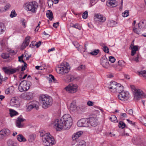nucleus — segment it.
Instances as JSON below:
<instances>
[{
	"instance_id": "nucleus-1",
	"label": "nucleus",
	"mask_w": 146,
	"mask_h": 146,
	"mask_svg": "<svg viewBox=\"0 0 146 146\" xmlns=\"http://www.w3.org/2000/svg\"><path fill=\"white\" fill-rule=\"evenodd\" d=\"M72 125V119L71 116L69 114L64 115L59 120L55 119L52 123V126L56 128L57 131H60L62 129H69Z\"/></svg>"
},
{
	"instance_id": "nucleus-2",
	"label": "nucleus",
	"mask_w": 146,
	"mask_h": 146,
	"mask_svg": "<svg viewBox=\"0 0 146 146\" xmlns=\"http://www.w3.org/2000/svg\"><path fill=\"white\" fill-rule=\"evenodd\" d=\"M40 135L42 137V141L44 145L52 146L55 143L54 139L49 133H46L43 134L42 132L41 133Z\"/></svg>"
},
{
	"instance_id": "nucleus-3",
	"label": "nucleus",
	"mask_w": 146,
	"mask_h": 146,
	"mask_svg": "<svg viewBox=\"0 0 146 146\" xmlns=\"http://www.w3.org/2000/svg\"><path fill=\"white\" fill-rule=\"evenodd\" d=\"M38 6V3L34 1L27 2L24 4L25 9L33 13H36Z\"/></svg>"
},
{
	"instance_id": "nucleus-4",
	"label": "nucleus",
	"mask_w": 146,
	"mask_h": 146,
	"mask_svg": "<svg viewBox=\"0 0 146 146\" xmlns=\"http://www.w3.org/2000/svg\"><path fill=\"white\" fill-rule=\"evenodd\" d=\"M40 99L41 101L42 107L46 109L50 107L52 103V100L51 98L46 95L40 96Z\"/></svg>"
},
{
	"instance_id": "nucleus-5",
	"label": "nucleus",
	"mask_w": 146,
	"mask_h": 146,
	"mask_svg": "<svg viewBox=\"0 0 146 146\" xmlns=\"http://www.w3.org/2000/svg\"><path fill=\"white\" fill-rule=\"evenodd\" d=\"M70 69V66L69 64L66 62L62 63L60 65V66L58 67L56 70L59 74H64L67 73Z\"/></svg>"
},
{
	"instance_id": "nucleus-6",
	"label": "nucleus",
	"mask_w": 146,
	"mask_h": 146,
	"mask_svg": "<svg viewBox=\"0 0 146 146\" xmlns=\"http://www.w3.org/2000/svg\"><path fill=\"white\" fill-rule=\"evenodd\" d=\"M31 85V83L30 82L24 80L22 81L20 84L18 88L19 91L21 92L26 91L29 88Z\"/></svg>"
},
{
	"instance_id": "nucleus-7",
	"label": "nucleus",
	"mask_w": 146,
	"mask_h": 146,
	"mask_svg": "<svg viewBox=\"0 0 146 146\" xmlns=\"http://www.w3.org/2000/svg\"><path fill=\"white\" fill-rule=\"evenodd\" d=\"M78 86L77 85L71 84L66 87L64 89L69 93H74L77 90Z\"/></svg>"
},
{
	"instance_id": "nucleus-8",
	"label": "nucleus",
	"mask_w": 146,
	"mask_h": 146,
	"mask_svg": "<svg viewBox=\"0 0 146 146\" xmlns=\"http://www.w3.org/2000/svg\"><path fill=\"white\" fill-rule=\"evenodd\" d=\"M134 90L135 92V98L137 100H139L140 98H146V94L144 93L142 90L140 89H135Z\"/></svg>"
},
{
	"instance_id": "nucleus-9",
	"label": "nucleus",
	"mask_w": 146,
	"mask_h": 146,
	"mask_svg": "<svg viewBox=\"0 0 146 146\" xmlns=\"http://www.w3.org/2000/svg\"><path fill=\"white\" fill-rule=\"evenodd\" d=\"M89 124L88 118L82 119L78 121L77 123L78 126L79 127H90Z\"/></svg>"
},
{
	"instance_id": "nucleus-10",
	"label": "nucleus",
	"mask_w": 146,
	"mask_h": 146,
	"mask_svg": "<svg viewBox=\"0 0 146 146\" xmlns=\"http://www.w3.org/2000/svg\"><path fill=\"white\" fill-rule=\"evenodd\" d=\"M39 103L36 101H33L30 104L27 105V111H30L33 108L38 110V108Z\"/></svg>"
},
{
	"instance_id": "nucleus-11",
	"label": "nucleus",
	"mask_w": 146,
	"mask_h": 146,
	"mask_svg": "<svg viewBox=\"0 0 146 146\" xmlns=\"http://www.w3.org/2000/svg\"><path fill=\"white\" fill-rule=\"evenodd\" d=\"M3 70L5 74H11L15 73L19 71V69L17 68H11L7 67H3Z\"/></svg>"
},
{
	"instance_id": "nucleus-12",
	"label": "nucleus",
	"mask_w": 146,
	"mask_h": 146,
	"mask_svg": "<svg viewBox=\"0 0 146 146\" xmlns=\"http://www.w3.org/2000/svg\"><path fill=\"white\" fill-rule=\"evenodd\" d=\"M118 97L120 100L123 101H127L129 99L128 94L124 91L118 94Z\"/></svg>"
},
{
	"instance_id": "nucleus-13",
	"label": "nucleus",
	"mask_w": 146,
	"mask_h": 146,
	"mask_svg": "<svg viewBox=\"0 0 146 146\" xmlns=\"http://www.w3.org/2000/svg\"><path fill=\"white\" fill-rule=\"evenodd\" d=\"M90 127H95L98 124V119L96 117H91L88 118Z\"/></svg>"
},
{
	"instance_id": "nucleus-14",
	"label": "nucleus",
	"mask_w": 146,
	"mask_h": 146,
	"mask_svg": "<svg viewBox=\"0 0 146 146\" xmlns=\"http://www.w3.org/2000/svg\"><path fill=\"white\" fill-rule=\"evenodd\" d=\"M101 64L104 68H108L109 66V63L106 56H104L101 59Z\"/></svg>"
},
{
	"instance_id": "nucleus-15",
	"label": "nucleus",
	"mask_w": 146,
	"mask_h": 146,
	"mask_svg": "<svg viewBox=\"0 0 146 146\" xmlns=\"http://www.w3.org/2000/svg\"><path fill=\"white\" fill-rule=\"evenodd\" d=\"M30 38V37L29 36H28L26 37L25 41L23 42L21 45V48L22 50H23L28 45Z\"/></svg>"
},
{
	"instance_id": "nucleus-16",
	"label": "nucleus",
	"mask_w": 146,
	"mask_h": 146,
	"mask_svg": "<svg viewBox=\"0 0 146 146\" xmlns=\"http://www.w3.org/2000/svg\"><path fill=\"white\" fill-rule=\"evenodd\" d=\"M25 119L23 118L18 117L16 121V126L19 128H22L24 126L23 124L21 123L22 122L25 121Z\"/></svg>"
},
{
	"instance_id": "nucleus-17",
	"label": "nucleus",
	"mask_w": 146,
	"mask_h": 146,
	"mask_svg": "<svg viewBox=\"0 0 146 146\" xmlns=\"http://www.w3.org/2000/svg\"><path fill=\"white\" fill-rule=\"evenodd\" d=\"M10 133V132L9 129H4L0 131V136L3 137L4 136L9 135Z\"/></svg>"
},
{
	"instance_id": "nucleus-18",
	"label": "nucleus",
	"mask_w": 146,
	"mask_h": 146,
	"mask_svg": "<svg viewBox=\"0 0 146 146\" xmlns=\"http://www.w3.org/2000/svg\"><path fill=\"white\" fill-rule=\"evenodd\" d=\"M118 84L115 82H113L111 83L110 85L109 86V88L110 89H111V92H115V90L117 87Z\"/></svg>"
},
{
	"instance_id": "nucleus-19",
	"label": "nucleus",
	"mask_w": 146,
	"mask_h": 146,
	"mask_svg": "<svg viewBox=\"0 0 146 146\" xmlns=\"http://www.w3.org/2000/svg\"><path fill=\"white\" fill-rule=\"evenodd\" d=\"M117 4L115 1L110 0L107 2L106 5L109 7H115L117 6Z\"/></svg>"
},
{
	"instance_id": "nucleus-20",
	"label": "nucleus",
	"mask_w": 146,
	"mask_h": 146,
	"mask_svg": "<svg viewBox=\"0 0 146 146\" xmlns=\"http://www.w3.org/2000/svg\"><path fill=\"white\" fill-rule=\"evenodd\" d=\"M76 106L74 103L72 102L70 104L69 109L70 112H73L76 110Z\"/></svg>"
},
{
	"instance_id": "nucleus-21",
	"label": "nucleus",
	"mask_w": 146,
	"mask_h": 146,
	"mask_svg": "<svg viewBox=\"0 0 146 146\" xmlns=\"http://www.w3.org/2000/svg\"><path fill=\"white\" fill-rule=\"evenodd\" d=\"M115 90V92H117L119 94L121 92L124 91L123 87L120 84H118Z\"/></svg>"
},
{
	"instance_id": "nucleus-22",
	"label": "nucleus",
	"mask_w": 146,
	"mask_h": 146,
	"mask_svg": "<svg viewBox=\"0 0 146 146\" xmlns=\"http://www.w3.org/2000/svg\"><path fill=\"white\" fill-rule=\"evenodd\" d=\"M131 48V55L133 56L136 54V51L138 50V46H133Z\"/></svg>"
},
{
	"instance_id": "nucleus-23",
	"label": "nucleus",
	"mask_w": 146,
	"mask_h": 146,
	"mask_svg": "<svg viewBox=\"0 0 146 146\" xmlns=\"http://www.w3.org/2000/svg\"><path fill=\"white\" fill-rule=\"evenodd\" d=\"M81 135V132L79 131L77 132L76 133L74 134L72 136V139L73 141L76 140L77 141V139Z\"/></svg>"
},
{
	"instance_id": "nucleus-24",
	"label": "nucleus",
	"mask_w": 146,
	"mask_h": 146,
	"mask_svg": "<svg viewBox=\"0 0 146 146\" xmlns=\"http://www.w3.org/2000/svg\"><path fill=\"white\" fill-rule=\"evenodd\" d=\"M118 64L117 66L116 69H118V67L120 66L121 68H118V70H121L122 69V67L125 66V62L122 60H119L118 62Z\"/></svg>"
},
{
	"instance_id": "nucleus-25",
	"label": "nucleus",
	"mask_w": 146,
	"mask_h": 146,
	"mask_svg": "<svg viewBox=\"0 0 146 146\" xmlns=\"http://www.w3.org/2000/svg\"><path fill=\"white\" fill-rule=\"evenodd\" d=\"M18 102V101L15 98H12L10 104L12 106H15V105H17V107H19V105L18 104H15L16 103Z\"/></svg>"
},
{
	"instance_id": "nucleus-26",
	"label": "nucleus",
	"mask_w": 146,
	"mask_h": 146,
	"mask_svg": "<svg viewBox=\"0 0 146 146\" xmlns=\"http://www.w3.org/2000/svg\"><path fill=\"white\" fill-rule=\"evenodd\" d=\"M18 140L20 142H25L26 141V139L21 134H20L17 136Z\"/></svg>"
},
{
	"instance_id": "nucleus-27",
	"label": "nucleus",
	"mask_w": 146,
	"mask_h": 146,
	"mask_svg": "<svg viewBox=\"0 0 146 146\" xmlns=\"http://www.w3.org/2000/svg\"><path fill=\"white\" fill-rule=\"evenodd\" d=\"M46 16L50 20H52L53 18V16L52 11L50 10L48 11V12L46 13Z\"/></svg>"
},
{
	"instance_id": "nucleus-28",
	"label": "nucleus",
	"mask_w": 146,
	"mask_h": 146,
	"mask_svg": "<svg viewBox=\"0 0 146 146\" xmlns=\"http://www.w3.org/2000/svg\"><path fill=\"white\" fill-rule=\"evenodd\" d=\"M8 146H18L17 144L13 141L12 140H9L8 141Z\"/></svg>"
},
{
	"instance_id": "nucleus-29",
	"label": "nucleus",
	"mask_w": 146,
	"mask_h": 146,
	"mask_svg": "<svg viewBox=\"0 0 146 146\" xmlns=\"http://www.w3.org/2000/svg\"><path fill=\"white\" fill-rule=\"evenodd\" d=\"M116 24V23L115 21L113 20H111L108 21V25L109 27H114Z\"/></svg>"
},
{
	"instance_id": "nucleus-30",
	"label": "nucleus",
	"mask_w": 146,
	"mask_h": 146,
	"mask_svg": "<svg viewBox=\"0 0 146 146\" xmlns=\"http://www.w3.org/2000/svg\"><path fill=\"white\" fill-rule=\"evenodd\" d=\"M75 79L74 76L72 75H69L67 76V79L69 82L73 81Z\"/></svg>"
},
{
	"instance_id": "nucleus-31",
	"label": "nucleus",
	"mask_w": 146,
	"mask_h": 146,
	"mask_svg": "<svg viewBox=\"0 0 146 146\" xmlns=\"http://www.w3.org/2000/svg\"><path fill=\"white\" fill-rule=\"evenodd\" d=\"M33 98V93L32 92H27V96L26 100H30Z\"/></svg>"
},
{
	"instance_id": "nucleus-32",
	"label": "nucleus",
	"mask_w": 146,
	"mask_h": 146,
	"mask_svg": "<svg viewBox=\"0 0 146 146\" xmlns=\"http://www.w3.org/2000/svg\"><path fill=\"white\" fill-rule=\"evenodd\" d=\"M9 111L10 115L11 117L16 115L18 114V113L17 111L11 109L9 110Z\"/></svg>"
},
{
	"instance_id": "nucleus-33",
	"label": "nucleus",
	"mask_w": 146,
	"mask_h": 146,
	"mask_svg": "<svg viewBox=\"0 0 146 146\" xmlns=\"http://www.w3.org/2000/svg\"><path fill=\"white\" fill-rule=\"evenodd\" d=\"M5 30L4 25L2 23H0V34H1Z\"/></svg>"
},
{
	"instance_id": "nucleus-34",
	"label": "nucleus",
	"mask_w": 146,
	"mask_h": 146,
	"mask_svg": "<svg viewBox=\"0 0 146 146\" xmlns=\"http://www.w3.org/2000/svg\"><path fill=\"white\" fill-rule=\"evenodd\" d=\"M79 24L78 23L74 25L72 23H71L70 25V27H73L76 29H77L79 30H81V28H79Z\"/></svg>"
},
{
	"instance_id": "nucleus-35",
	"label": "nucleus",
	"mask_w": 146,
	"mask_h": 146,
	"mask_svg": "<svg viewBox=\"0 0 146 146\" xmlns=\"http://www.w3.org/2000/svg\"><path fill=\"white\" fill-rule=\"evenodd\" d=\"M118 126L119 128L123 129L125 127V124L123 121H120L119 123Z\"/></svg>"
},
{
	"instance_id": "nucleus-36",
	"label": "nucleus",
	"mask_w": 146,
	"mask_h": 146,
	"mask_svg": "<svg viewBox=\"0 0 146 146\" xmlns=\"http://www.w3.org/2000/svg\"><path fill=\"white\" fill-rule=\"evenodd\" d=\"M1 55V57L4 59H7L9 57V53H3Z\"/></svg>"
},
{
	"instance_id": "nucleus-37",
	"label": "nucleus",
	"mask_w": 146,
	"mask_h": 146,
	"mask_svg": "<svg viewBox=\"0 0 146 146\" xmlns=\"http://www.w3.org/2000/svg\"><path fill=\"white\" fill-rule=\"evenodd\" d=\"M35 137L36 135L34 134L30 135L29 136V140L30 142H32L33 141L35 140Z\"/></svg>"
},
{
	"instance_id": "nucleus-38",
	"label": "nucleus",
	"mask_w": 146,
	"mask_h": 146,
	"mask_svg": "<svg viewBox=\"0 0 146 146\" xmlns=\"http://www.w3.org/2000/svg\"><path fill=\"white\" fill-rule=\"evenodd\" d=\"M139 75H142L143 76L146 77V70H142L139 72Z\"/></svg>"
},
{
	"instance_id": "nucleus-39",
	"label": "nucleus",
	"mask_w": 146,
	"mask_h": 146,
	"mask_svg": "<svg viewBox=\"0 0 146 146\" xmlns=\"http://www.w3.org/2000/svg\"><path fill=\"white\" fill-rule=\"evenodd\" d=\"M17 15V14L16 13L15 10H13L11 13L10 15V16L11 17L13 18L16 17Z\"/></svg>"
},
{
	"instance_id": "nucleus-40",
	"label": "nucleus",
	"mask_w": 146,
	"mask_h": 146,
	"mask_svg": "<svg viewBox=\"0 0 146 146\" xmlns=\"http://www.w3.org/2000/svg\"><path fill=\"white\" fill-rule=\"evenodd\" d=\"M78 146H86V142L84 141H82L80 142Z\"/></svg>"
},
{
	"instance_id": "nucleus-41",
	"label": "nucleus",
	"mask_w": 146,
	"mask_h": 146,
	"mask_svg": "<svg viewBox=\"0 0 146 146\" xmlns=\"http://www.w3.org/2000/svg\"><path fill=\"white\" fill-rule=\"evenodd\" d=\"M99 50L98 49L95 50L93 51L90 53V54L92 55H96L99 52Z\"/></svg>"
},
{
	"instance_id": "nucleus-42",
	"label": "nucleus",
	"mask_w": 146,
	"mask_h": 146,
	"mask_svg": "<svg viewBox=\"0 0 146 146\" xmlns=\"http://www.w3.org/2000/svg\"><path fill=\"white\" fill-rule=\"evenodd\" d=\"M123 17H127L129 15L128 10H126L122 14Z\"/></svg>"
},
{
	"instance_id": "nucleus-43",
	"label": "nucleus",
	"mask_w": 146,
	"mask_h": 146,
	"mask_svg": "<svg viewBox=\"0 0 146 146\" xmlns=\"http://www.w3.org/2000/svg\"><path fill=\"white\" fill-rule=\"evenodd\" d=\"M110 119L112 122H114L116 121L117 119V117L113 115L111 117H110Z\"/></svg>"
},
{
	"instance_id": "nucleus-44",
	"label": "nucleus",
	"mask_w": 146,
	"mask_h": 146,
	"mask_svg": "<svg viewBox=\"0 0 146 146\" xmlns=\"http://www.w3.org/2000/svg\"><path fill=\"white\" fill-rule=\"evenodd\" d=\"M85 69V66L84 65H82L78 67L77 69L79 70H84Z\"/></svg>"
},
{
	"instance_id": "nucleus-45",
	"label": "nucleus",
	"mask_w": 146,
	"mask_h": 146,
	"mask_svg": "<svg viewBox=\"0 0 146 146\" xmlns=\"http://www.w3.org/2000/svg\"><path fill=\"white\" fill-rule=\"evenodd\" d=\"M88 12L87 11H85L83 14L82 17L83 19H86L88 17Z\"/></svg>"
},
{
	"instance_id": "nucleus-46",
	"label": "nucleus",
	"mask_w": 146,
	"mask_h": 146,
	"mask_svg": "<svg viewBox=\"0 0 146 146\" xmlns=\"http://www.w3.org/2000/svg\"><path fill=\"white\" fill-rule=\"evenodd\" d=\"M109 60L111 62L113 63L115 62V59L113 57L110 56L109 57Z\"/></svg>"
},
{
	"instance_id": "nucleus-47",
	"label": "nucleus",
	"mask_w": 146,
	"mask_h": 146,
	"mask_svg": "<svg viewBox=\"0 0 146 146\" xmlns=\"http://www.w3.org/2000/svg\"><path fill=\"white\" fill-rule=\"evenodd\" d=\"M27 92L26 93H24L22 94L21 95V98L24 99L25 100H26V98H27Z\"/></svg>"
},
{
	"instance_id": "nucleus-48",
	"label": "nucleus",
	"mask_w": 146,
	"mask_h": 146,
	"mask_svg": "<svg viewBox=\"0 0 146 146\" xmlns=\"http://www.w3.org/2000/svg\"><path fill=\"white\" fill-rule=\"evenodd\" d=\"M103 50L106 53H108L109 52V49L108 47L106 46H103Z\"/></svg>"
},
{
	"instance_id": "nucleus-49",
	"label": "nucleus",
	"mask_w": 146,
	"mask_h": 146,
	"mask_svg": "<svg viewBox=\"0 0 146 146\" xmlns=\"http://www.w3.org/2000/svg\"><path fill=\"white\" fill-rule=\"evenodd\" d=\"M73 44L75 47L78 48V50H79L78 48L80 46L79 43L77 42H73Z\"/></svg>"
},
{
	"instance_id": "nucleus-50",
	"label": "nucleus",
	"mask_w": 146,
	"mask_h": 146,
	"mask_svg": "<svg viewBox=\"0 0 146 146\" xmlns=\"http://www.w3.org/2000/svg\"><path fill=\"white\" fill-rule=\"evenodd\" d=\"M87 105L89 106H92L94 105V102L91 101H88L87 102Z\"/></svg>"
},
{
	"instance_id": "nucleus-51",
	"label": "nucleus",
	"mask_w": 146,
	"mask_h": 146,
	"mask_svg": "<svg viewBox=\"0 0 146 146\" xmlns=\"http://www.w3.org/2000/svg\"><path fill=\"white\" fill-rule=\"evenodd\" d=\"M95 19H97L98 21H99V20L101 19V17H102V15H99L98 14H96L95 16Z\"/></svg>"
},
{
	"instance_id": "nucleus-52",
	"label": "nucleus",
	"mask_w": 146,
	"mask_h": 146,
	"mask_svg": "<svg viewBox=\"0 0 146 146\" xmlns=\"http://www.w3.org/2000/svg\"><path fill=\"white\" fill-rule=\"evenodd\" d=\"M50 78H49V81H50L51 80V81H52V80L54 81L56 79L54 77V76L51 74H50L49 75Z\"/></svg>"
},
{
	"instance_id": "nucleus-53",
	"label": "nucleus",
	"mask_w": 146,
	"mask_h": 146,
	"mask_svg": "<svg viewBox=\"0 0 146 146\" xmlns=\"http://www.w3.org/2000/svg\"><path fill=\"white\" fill-rule=\"evenodd\" d=\"M11 5H10L9 3L7 4L5 6L4 9L5 10L7 11L8 9L10 7Z\"/></svg>"
},
{
	"instance_id": "nucleus-54",
	"label": "nucleus",
	"mask_w": 146,
	"mask_h": 146,
	"mask_svg": "<svg viewBox=\"0 0 146 146\" xmlns=\"http://www.w3.org/2000/svg\"><path fill=\"white\" fill-rule=\"evenodd\" d=\"M102 17H101V19L99 20V21L100 22H103L105 21L106 20V18L102 15Z\"/></svg>"
},
{
	"instance_id": "nucleus-55",
	"label": "nucleus",
	"mask_w": 146,
	"mask_h": 146,
	"mask_svg": "<svg viewBox=\"0 0 146 146\" xmlns=\"http://www.w3.org/2000/svg\"><path fill=\"white\" fill-rule=\"evenodd\" d=\"M96 2V1L95 0H90V4L91 5V6H92L93 5H94L95 4Z\"/></svg>"
},
{
	"instance_id": "nucleus-56",
	"label": "nucleus",
	"mask_w": 146,
	"mask_h": 146,
	"mask_svg": "<svg viewBox=\"0 0 146 146\" xmlns=\"http://www.w3.org/2000/svg\"><path fill=\"white\" fill-rule=\"evenodd\" d=\"M22 25L24 27V28H25L26 27L25 24V23H26V21L25 20L23 19L22 20Z\"/></svg>"
},
{
	"instance_id": "nucleus-57",
	"label": "nucleus",
	"mask_w": 146,
	"mask_h": 146,
	"mask_svg": "<svg viewBox=\"0 0 146 146\" xmlns=\"http://www.w3.org/2000/svg\"><path fill=\"white\" fill-rule=\"evenodd\" d=\"M133 31H134V32L135 33H136L137 34H139V31L138 30V29L137 28H135L134 29L133 28Z\"/></svg>"
},
{
	"instance_id": "nucleus-58",
	"label": "nucleus",
	"mask_w": 146,
	"mask_h": 146,
	"mask_svg": "<svg viewBox=\"0 0 146 146\" xmlns=\"http://www.w3.org/2000/svg\"><path fill=\"white\" fill-rule=\"evenodd\" d=\"M9 54L11 55H14L16 54V53L13 50H11L9 51Z\"/></svg>"
},
{
	"instance_id": "nucleus-59",
	"label": "nucleus",
	"mask_w": 146,
	"mask_h": 146,
	"mask_svg": "<svg viewBox=\"0 0 146 146\" xmlns=\"http://www.w3.org/2000/svg\"><path fill=\"white\" fill-rule=\"evenodd\" d=\"M80 108L82 111H84L86 109V107L84 106H81Z\"/></svg>"
},
{
	"instance_id": "nucleus-60",
	"label": "nucleus",
	"mask_w": 146,
	"mask_h": 146,
	"mask_svg": "<svg viewBox=\"0 0 146 146\" xmlns=\"http://www.w3.org/2000/svg\"><path fill=\"white\" fill-rule=\"evenodd\" d=\"M41 42V41H39L38 42H37L35 46H36V47L37 48H38L40 45Z\"/></svg>"
},
{
	"instance_id": "nucleus-61",
	"label": "nucleus",
	"mask_w": 146,
	"mask_h": 146,
	"mask_svg": "<svg viewBox=\"0 0 146 146\" xmlns=\"http://www.w3.org/2000/svg\"><path fill=\"white\" fill-rule=\"evenodd\" d=\"M142 23V24H143L144 23L143 21H140L139 23H138V27L140 29H141V28H142V26H141V25H140V24Z\"/></svg>"
},
{
	"instance_id": "nucleus-62",
	"label": "nucleus",
	"mask_w": 146,
	"mask_h": 146,
	"mask_svg": "<svg viewBox=\"0 0 146 146\" xmlns=\"http://www.w3.org/2000/svg\"><path fill=\"white\" fill-rule=\"evenodd\" d=\"M127 116V114L125 113H122L121 114V118L125 117Z\"/></svg>"
},
{
	"instance_id": "nucleus-63",
	"label": "nucleus",
	"mask_w": 146,
	"mask_h": 146,
	"mask_svg": "<svg viewBox=\"0 0 146 146\" xmlns=\"http://www.w3.org/2000/svg\"><path fill=\"white\" fill-rule=\"evenodd\" d=\"M128 113L129 114L133 115V110L132 109H130L128 111Z\"/></svg>"
},
{
	"instance_id": "nucleus-64",
	"label": "nucleus",
	"mask_w": 146,
	"mask_h": 146,
	"mask_svg": "<svg viewBox=\"0 0 146 146\" xmlns=\"http://www.w3.org/2000/svg\"><path fill=\"white\" fill-rule=\"evenodd\" d=\"M0 46H2V47H5V43L3 40L0 42Z\"/></svg>"
}]
</instances>
